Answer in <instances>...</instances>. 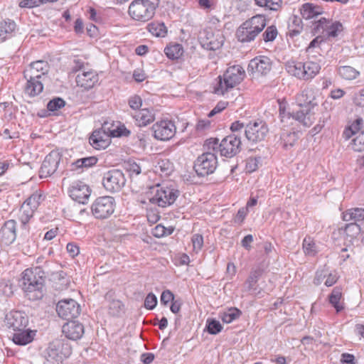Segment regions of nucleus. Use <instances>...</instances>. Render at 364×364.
Returning a JSON list of instances; mask_svg holds the SVG:
<instances>
[{"label": "nucleus", "mask_w": 364, "mask_h": 364, "mask_svg": "<svg viewBox=\"0 0 364 364\" xmlns=\"http://www.w3.org/2000/svg\"><path fill=\"white\" fill-rule=\"evenodd\" d=\"M318 91L312 87H306L297 96L300 110L295 112L293 117L306 127H309L315 122L313 109L318 105L316 95Z\"/></svg>", "instance_id": "f257e3e1"}, {"label": "nucleus", "mask_w": 364, "mask_h": 364, "mask_svg": "<svg viewBox=\"0 0 364 364\" xmlns=\"http://www.w3.org/2000/svg\"><path fill=\"white\" fill-rule=\"evenodd\" d=\"M45 272L40 266L23 272L22 288L31 301L41 299L44 294Z\"/></svg>", "instance_id": "f03ea898"}, {"label": "nucleus", "mask_w": 364, "mask_h": 364, "mask_svg": "<svg viewBox=\"0 0 364 364\" xmlns=\"http://www.w3.org/2000/svg\"><path fill=\"white\" fill-rule=\"evenodd\" d=\"M204 146L208 150L219 152L222 156L232 158L240 151V137L236 134H230L219 142L218 138H210L205 141Z\"/></svg>", "instance_id": "7ed1b4c3"}, {"label": "nucleus", "mask_w": 364, "mask_h": 364, "mask_svg": "<svg viewBox=\"0 0 364 364\" xmlns=\"http://www.w3.org/2000/svg\"><path fill=\"white\" fill-rule=\"evenodd\" d=\"M159 5V0H133L128 8V14L132 19L146 22L151 19Z\"/></svg>", "instance_id": "20e7f679"}, {"label": "nucleus", "mask_w": 364, "mask_h": 364, "mask_svg": "<svg viewBox=\"0 0 364 364\" xmlns=\"http://www.w3.org/2000/svg\"><path fill=\"white\" fill-rule=\"evenodd\" d=\"M266 18L263 15H256L245 21L237 30L239 41L247 43L253 41L266 26Z\"/></svg>", "instance_id": "39448f33"}, {"label": "nucleus", "mask_w": 364, "mask_h": 364, "mask_svg": "<svg viewBox=\"0 0 364 364\" xmlns=\"http://www.w3.org/2000/svg\"><path fill=\"white\" fill-rule=\"evenodd\" d=\"M363 124V119L358 118L351 124L346 127L343 132V136L346 140L353 136H355L353 139L352 147L354 151L358 152L364 151V128Z\"/></svg>", "instance_id": "423d86ee"}, {"label": "nucleus", "mask_w": 364, "mask_h": 364, "mask_svg": "<svg viewBox=\"0 0 364 364\" xmlns=\"http://www.w3.org/2000/svg\"><path fill=\"white\" fill-rule=\"evenodd\" d=\"M65 352H63L64 343L60 340L50 342L45 352V364H63L65 358L71 353V349L65 345Z\"/></svg>", "instance_id": "0eeeda50"}, {"label": "nucleus", "mask_w": 364, "mask_h": 364, "mask_svg": "<svg viewBox=\"0 0 364 364\" xmlns=\"http://www.w3.org/2000/svg\"><path fill=\"white\" fill-rule=\"evenodd\" d=\"M115 205V200L113 197H99L92 203L91 211L95 218L107 219L114 213Z\"/></svg>", "instance_id": "6e6552de"}, {"label": "nucleus", "mask_w": 364, "mask_h": 364, "mask_svg": "<svg viewBox=\"0 0 364 364\" xmlns=\"http://www.w3.org/2000/svg\"><path fill=\"white\" fill-rule=\"evenodd\" d=\"M211 150L199 156L194 163V170L198 176H208L215 171L218 166V160L215 153Z\"/></svg>", "instance_id": "1a4fd4ad"}, {"label": "nucleus", "mask_w": 364, "mask_h": 364, "mask_svg": "<svg viewBox=\"0 0 364 364\" xmlns=\"http://www.w3.org/2000/svg\"><path fill=\"white\" fill-rule=\"evenodd\" d=\"M42 200V195L35 192L21 205L19 209L18 218L23 228L27 229V223L33 218L34 212L37 210Z\"/></svg>", "instance_id": "9d476101"}, {"label": "nucleus", "mask_w": 364, "mask_h": 364, "mask_svg": "<svg viewBox=\"0 0 364 364\" xmlns=\"http://www.w3.org/2000/svg\"><path fill=\"white\" fill-rule=\"evenodd\" d=\"M268 133V126L263 120L250 121L245 125V135L250 142L257 143L264 141Z\"/></svg>", "instance_id": "9b49d317"}, {"label": "nucleus", "mask_w": 364, "mask_h": 364, "mask_svg": "<svg viewBox=\"0 0 364 364\" xmlns=\"http://www.w3.org/2000/svg\"><path fill=\"white\" fill-rule=\"evenodd\" d=\"M127 179L124 173L119 169H112L104 173L102 185L109 193L119 192L125 186Z\"/></svg>", "instance_id": "f8f14e48"}, {"label": "nucleus", "mask_w": 364, "mask_h": 364, "mask_svg": "<svg viewBox=\"0 0 364 364\" xmlns=\"http://www.w3.org/2000/svg\"><path fill=\"white\" fill-rule=\"evenodd\" d=\"M56 311L60 318L68 321L77 318L80 314L81 309L76 301L68 299L58 301Z\"/></svg>", "instance_id": "ddd939ff"}, {"label": "nucleus", "mask_w": 364, "mask_h": 364, "mask_svg": "<svg viewBox=\"0 0 364 364\" xmlns=\"http://www.w3.org/2000/svg\"><path fill=\"white\" fill-rule=\"evenodd\" d=\"M178 196V191L168 187L157 186L156 193L149 198L151 203L157 204L160 207H166L172 205Z\"/></svg>", "instance_id": "4468645a"}, {"label": "nucleus", "mask_w": 364, "mask_h": 364, "mask_svg": "<svg viewBox=\"0 0 364 364\" xmlns=\"http://www.w3.org/2000/svg\"><path fill=\"white\" fill-rule=\"evenodd\" d=\"M199 40L203 48L216 50L223 46L225 37L220 31L213 33L211 31L205 29L200 33Z\"/></svg>", "instance_id": "2eb2a0df"}, {"label": "nucleus", "mask_w": 364, "mask_h": 364, "mask_svg": "<svg viewBox=\"0 0 364 364\" xmlns=\"http://www.w3.org/2000/svg\"><path fill=\"white\" fill-rule=\"evenodd\" d=\"M154 136L161 141H168L172 139L176 132V127L171 120H161L152 126Z\"/></svg>", "instance_id": "dca6fc26"}, {"label": "nucleus", "mask_w": 364, "mask_h": 364, "mask_svg": "<svg viewBox=\"0 0 364 364\" xmlns=\"http://www.w3.org/2000/svg\"><path fill=\"white\" fill-rule=\"evenodd\" d=\"M60 160L61 155L58 151H50L42 163L39 171V176L43 178L53 175L57 171Z\"/></svg>", "instance_id": "f3484780"}, {"label": "nucleus", "mask_w": 364, "mask_h": 364, "mask_svg": "<svg viewBox=\"0 0 364 364\" xmlns=\"http://www.w3.org/2000/svg\"><path fill=\"white\" fill-rule=\"evenodd\" d=\"M272 69V61L266 56H258L252 59L248 65L247 70L253 74L266 75Z\"/></svg>", "instance_id": "a211bd4d"}, {"label": "nucleus", "mask_w": 364, "mask_h": 364, "mask_svg": "<svg viewBox=\"0 0 364 364\" xmlns=\"http://www.w3.org/2000/svg\"><path fill=\"white\" fill-rule=\"evenodd\" d=\"M223 75L225 77L226 87L232 89L244 80L245 72L241 65H235L229 67Z\"/></svg>", "instance_id": "6ab92c4d"}, {"label": "nucleus", "mask_w": 364, "mask_h": 364, "mask_svg": "<svg viewBox=\"0 0 364 364\" xmlns=\"http://www.w3.org/2000/svg\"><path fill=\"white\" fill-rule=\"evenodd\" d=\"M70 196L75 201L85 204L88 200L91 190L84 182L77 181L73 183L69 189Z\"/></svg>", "instance_id": "aec40b11"}, {"label": "nucleus", "mask_w": 364, "mask_h": 364, "mask_svg": "<svg viewBox=\"0 0 364 364\" xmlns=\"http://www.w3.org/2000/svg\"><path fill=\"white\" fill-rule=\"evenodd\" d=\"M5 321L6 326L15 331L25 328L28 323V318L24 312L14 311L6 314Z\"/></svg>", "instance_id": "412c9836"}, {"label": "nucleus", "mask_w": 364, "mask_h": 364, "mask_svg": "<svg viewBox=\"0 0 364 364\" xmlns=\"http://www.w3.org/2000/svg\"><path fill=\"white\" fill-rule=\"evenodd\" d=\"M16 238V222L9 220L4 222L0 229V240L5 245L12 244Z\"/></svg>", "instance_id": "4be33fe9"}, {"label": "nucleus", "mask_w": 364, "mask_h": 364, "mask_svg": "<svg viewBox=\"0 0 364 364\" xmlns=\"http://www.w3.org/2000/svg\"><path fill=\"white\" fill-rule=\"evenodd\" d=\"M49 65L47 61L37 60L30 64L29 68L24 71V77H37L42 79L45 77L48 72Z\"/></svg>", "instance_id": "5701e85b"}, {"label": "nucleus", "mask_w": 364, "mask_h": 364, "mask_svg": "<svg viewBox=\"0 0 364 364\" xmlns=\"http://www.w3.org/2000/svg\"><path fill=\"white\" fill-rule=\"evenodd\" d=\"M99 81L98 74L94 70L83 71L76 76V83L86 90L92 88Z\"/></svg>", "instance_id": "b1692460"}, {"label": "nucleus", "mask_w": 364, "mask_h": 364, "mask_svg": "<svg viewBox=\"0 0 364 364\" xmlns=\"http://www.w3.org/2000/svg\"><path fill=\"white\" fill-rule=\"evenodd\" d=\"M62 331L66 338L76 341L83 336L84 326L80 322L71 320L63 326Z\"/></svg>", "instance_id": "393cba45"}, {"label": "nucleus", "mask_w": 364, "mask_h": 364, "mask_svg": "<svg viewBox=\"0 0 364 364\" xmlns=\"http://www.w3.org/2000/svg\"><path fill=\"white\" fill-rule=\"evenodd\" d=\"M36 336V331L21 328L15 331L12 336L14 343L18 346H26L31 343Z\"/></svg>", "instance_id": "a878e982"}, {"label": "nucleus", "mask_w": 364, "mask_h": 364, "mask_svg": "<svg viewBox=\"0 0 364 364\" xmlns=\"http://www.w3.org/2000/svg\"><path fill=\"white\" fill-rule=\"evenodd\" d=\"M90 144L96 149H104L110 143L109 136L102 130H95L89 139Z\"/></svg>", "instance_id": "bb28decb"}, {"label": "nucleus", "mask_w": 364, "mask_h": 364, "mask_svg": "<svg viewBox=\"0 0 364 364\" xmlns=\"http://www.w3.org/2000/svg\"><path fill=\"white\" fill-rule=\"evenodd\" d=\"M134 118L138 126L145 127L154 121L155 114L153 109L144 108L134 114Z\"/></svg>", "instance_id": "cd10ccee"}, {"label": "nucleus", "mask_w": 364, "mask_h": 364, "mask_svg": "<svg viewBox=\"0 0 364 364\" xmlns=\"http://www.w3.org/2000/svg\"><path fill=\"white\" fill-rule=\"evenodd\" d=\"M27 80L25 86V92L31 97H34L40 94L43 90V85L41 79L37 77H25Z\"/></svg>", "instance_id": "c85d7f7f"}, {"label": "nucleus", "mask_w": 364, "mask_h": 364, "mask_svg": "<svg viewBox=\"0 0 364 364\" xmlns=\"http://www.w3.org/2000/svg\"><path fill=\"white\" fill-rule=\"evenodd\" d=\"M286 70L291 75L305 80L304 63L302 62L289 61L286 64Z\"/></svg>", "instance_id": "c756f323"}, {"label": "nucleus", "mask_w": 364, "mask_h": 364, "mask_svg": "<svg viewBox=\"0 0 364 364\" xmlns=\"http://www.w3.org/2000/svg\"><path fill=\"white\" fill-rule=\"evenodd\" d=\"M318 60V62L309 60L304 63V73L305 74V80H309L314 78L320 71L321 65Z\"/></svg>", "instance_id": "7c9ffc66"}, {"label": "nucleus", "mask_w": 364, "mask_h": 364, "mask_svg": "<svg viewBox=\"0 0 364 364\" xmlns=\"http://www.w3.org/2000/svg\"><path fill=\"white\" fill-rule=\"evenodd\" d=\"M323 13V9L313 4L306 3L301 9V14L305 19H310L318 16Z\"/></svg>", "instance_id": "2f4dec72"}, {"label": "nucleus", "mask_w": 364, "mask_h": 364, "mask_svg": "<svg viewBox=\"0 0 364 364\" xmlns=\"http://www.w3.org/2000/svg\"><path fill=\"white\" fill-rule=\"evenodd\" d=\"M262 274V270L259 268L252 269L250 272V275L245 283V291L255 293L257 289V283Z\"/></svg>", "instance_id": "473e14b6"}, {"label": "nucleus", "mask_w": 364, "mask_h": 364, "mask_svg": "<svg viewBox=\"0 0 364 364\" xmlns=\"http://www.w3.org/2000/svg\"><path fill=\"white\" fill-rule=\"evenodd\" d=\"M16 23L10 19L4 20L0 23V39L5 41L12 36L13 32L16 29Z\"/></svg>", "instance_id": "72a5a7b5"}, {"label": "nucleus", "mask_w": 364, "mask_h": 364, "mask_svg": "<svg viewBox=\"0 0 364 364\" xmlns=\"http://www.w3.org/2000/svg\"><path fill=\"white\" fill-rule=\"evenodd\" d=\"M303 29L301 18L296 16H293L289 19L288 25V33L290 36L294 37L299 35Z\"/></svg>", "instance_id": "f704fd0d"}, {"label": "nucleus", "mask_w": 364, "mask_h": 364, "mask_svg": "<svg viewBox=\"0 0 364 364\" xmlns=\"http://www.w3.org/2000/svg\"><path fill=\"white\" fill-rule=\"evenodd\" d=\"M345 221H361L364 220V208H355L348 210L343 213Z\"/></svg>", "instance_id": "c9c22d12"}, {"label": "nucleus", "mask_w": 364, "mask_h": 364, "mask_svg": "<svg viewBox=\"0 0 364 364\" xmlns=\"http://www.w3.org/2000/svg\"><path fill=\"white\" fill-rule=\"evenodd\" d=\"M164 52L166 56L171 60H177L180 58L183 53V46L179 43L167 46Z\"/></svg>", "instance_id": "e433bc0d"}, {"label": "nucleus", "mask_w": 364, "mask_h": 364, "mask_svg": "<svg viewBox=\"0 0 364 364\" xmlns=\"http://www.w3.org/2000/svg\"><path fill=\"white\" fill-rule=\"evenodd\" d=\"M147 28L156 37H164L167 34V28L163 22L154 21L149 23Z\"/></svg>", "instance_id": "4c0bfd02"}, {"label": "nucleus", "mask_w": 364, "mask_h": 364, "mask_svg": "<svg viewBox=\"0 0 364 364\" xmlns=\"http://www.w3.org/2000/svg\"><path fill=\"white\" fill-rule=\"evenodd\" d=\"M338 73L342 78L347 80H352L359 75L360 72L353 67L344 65L338 68Z\"/></svg>", "instance_id": "58836bf2"}, {"label": "nucleus", "mask_w": 364, "mask_h": 364, "mask_svg": "<svg viewBox=\"0 0 364 364\" xmlns=\"http://www.w3.org/2000/svg\"><path fill=\"white\" fill-rule=\"evenodd\" d=\"M98 159L95 156L79 159L72 164L73 169L77 170L84 168H88L95 165Z\"/></svg>", "instance_id": "ea45409f"}, {"label": "nucleus", "mask_w": 364, "mask_h": 364, "mask_svg": "<svg viewBox=\"0 0 364 364\" xmlns=\"http://www.w3.org/2000/svg\"><path fill=\"white\" fill-rule=\"evenodd\" d=\"M281 142L285 149H288L294 145L298 139L297 134L294 132L284 131L281 134Z\"/></svg>", "instance_id": "a19ab883"}, {"label": "nucleus", "mask_w": 364, "mask_h": 364, "mask_svg": "<svg viewBox=\"0 0 364 364\" xmlns=\"http://www.w3.org/2000/svg\"><path fill=\"white\" fill-rule=\"evenodd\" d=\"M341 296L342 289L339 287H336L329 295V302L336 309L337 312H340L343 309V306L339 304Z\"/></svg>", "instance_id": "79ce46f5"}, {"label": "nucleus", "mask_w": 364, "mask_h": 364, "mask_svg": "<svg viewBox=\"0 0 364 364\" xmlns=\"http://www.w3.org/2000/svg\"><path fill=\"white\" fill-rule=\"evenodd\" d=\"M213 93L218 95H224L226 92H228L231 87H226V83L225 82V77L223 75H220L215 79V82L213 84Z\"/></svg>", "instance_id": "37998d69"}, {"label": "nucleus", "mask_w": 364, "mask_h": 364, "mask_svg": "<svg viewBox=\"0 0 364 364\" xmlns=\"http://www.w3.org/2000/svg\"><path fill=\"white\" fill-rule=\"evenodd\" d=\"M21 247L24 254L30 255L33 254L36 248L37 243L35 238L31 236L21 242Z\"/></svg>", "instance_id": "c03bdc74"}, {"label": "nucleus", "mask_w": 364, "mask_h": 364, "mask_svg": "<svg viewBox=\"0 0 364 364\" xmlns=\"http://www.w3.org/2000/svg\"><path fill=\"white\" fill-rule=\"evenodd\" d=\"M240 314L241 311L239 309L236 308L230 309L222 314L221 319L224 323H230L239 318Z\"/></svg>", "instance_id": "a18cd8bd"}, {"label": "nucleus", "mask_w": 364, "mask_h": 364, "mask_svg": "<svg viewBox=\"0 0 364 364\" xmlns=\"http://www.w3.org/2000/svg\"><path fill=\"white\" fill-rule=\"evenodd\" d=\"M303 250L306 255H314L316 254V245L311 237L304 238L303 241Z\"/></svg>", "instance_id": "49530a36"}, {"label": "nucleus", "mask_w": 364, "mask_h": 364, "mask_svg": "<svg viewBox=\"0 0 364 364\" xmlns=\"http://www.w3.org/2000/svg\"><path fill=\"white\" fill-rule=\"evenodd\" d=\"M206 327L208 333L213 335L220 333L223 329L220 323L215 319L208 320Z\"/></svg>", "instance_id": "de8ad7c7"}, {"label": "nucleus", "mask_w": 364, "mask_h": 364, "mask_svg": "<svg viewBox=\"0 0 364 364\" xmlns=\"http://www.w3.org/2000/svg\"><path fill=\"white\" fill-rule=\"evenodd\" d=\"M345 232L348 237L350 238L356 237L360 232V226L355 223H351L346 225Z\"/></svg>", "instance_id": "09e8293b"}, {"label": "nucleus", "mask_w": 364, "mask_h": 364, "mask_svg": "<svg viewBox=\"0 0 364 364\" xmlns=\"http://www.w3.org/2000/svg\"><path fill=\"white\" fill-rule=\"evenodd\" d=\"M58 0H22L19 6L22 8H32L38 6L47 2H56Z\"/></svg>", "instance_id": "8fccbe9b"}, {"label": "nucleus", "mask_w": 364, "mask_h": 364, "mask_svg": "<svg viewBox=\"0 0 364 364\" xmlns=\"http://www.w3.org/2000/svg\"><path fill=\"white\" fill-rule=\"evenodd\" d=\"M65 105V102L60 97H55L50 100L47 105V109L49 111L54 112L63 107Z\"/></svg>", "instance_id": "3c124183"}, {"label": "nucleus", "mask_w": 364, "mask_h": 364, "mask_svg": "<svg viewBox=\"0 0 364 364\" xmlns=\"http://www.w3.org/2000/svg\"><path fill=\"white\" fill-rule=\"evenodd\" d=\"M277 34L278 31L275 26H268L262 34L263 40L265 42L273 41Z\"/></svg>", "instance_id": "603ef678"}, {"label": "nucleus", "mask_w": 364, "mask_h": 364, "mask_svg": "<svg viewBox=\"0 0 364 364\" xmlns=\"http://www.w3.org/2000/svg\"><path fill=\"white\" fill-rule=\"evenodd\" d=\"M329 269L326 265L320 269H318L316 272V276L314 280V283L316 285L321 284L324 280H326L327 275H328Z\"/></svg>", "instance_id": "864d4df0"}, {"label": "nucleus", "mask_w": 364, "mask_h": 364, "mask_svg": "<svg viewBox=\"0 0 364 364\" xmlns=\"http://www.w3.org/2000/svg\"><path fill=\"white\" fill-rule=\"evenodd\" d=\"M342 24L339 22H336L331 24L326 25V30L328 36L336 37L338 33L342 30Z\"/></svg>", "instance_id": "5fc2aeb1"}, {"label": "nucleus", "mask_w": 364, "mask_h": 364, "mask_svg": "<svg viewBox=\"0 0 364 364\" xmlns=\"http://www.w3.org/2000/svg\"><path fill=\"white\" fill-rule=\"evenodd\" d=\"M123 309L122 303L119 300H113L109 306V312L112 316H118Z\"/></svg>", "instance_id": "6e6d98bb"}, {"label": "nucleus", "mask_w": 364, "mask_h": 364, "mask_svg": "<svg viewBox=\"0 0 364 364\" xmlns=\"http://www.w3.org/2000/svg\"><path fill=\"white\" fill-rule=\"evenodd\" d=\"M191 242L193 243V248L196 252H198L203 245V237L200 234H195L192 236Z\"/></svg>", "instance_id": "4d7b16f0"}, {"label": "nucleus", "mask_w": 364, "mask_h": 364, "mask_svg": "<svg viewBox=\"0 0 364 364\" xmlns=\"http://www.w3.org/2000/svg\"><path fill=\"white\" fill-rule=\"evenodd\" d=\"M130 134L131 132L124 124L117 127L116 129L112 131V136L116 137L128 136Z\"/></svg>", "instance_id": "13d9d810"}, {"label": "nucleus", "mask_w": 364, "mask_h": 364, "mask_svg": "<svg viewBox=\"0 0 364 364\" xmlns=\"http://www.w3.org/2000/svg\"><path fill=\"white\" fill-rule=\"evenodd\" d=\"M157 304V298L153 293H149L144 300V306L147 309H153Z\"/></svg>", "instance_id": "bf43d9fd"}, {"label": "nucleus", "mask_w": 364, "mask_h": 364, "mask_svg": "<svg viewBox=\"0 0 364 364\" xmlns=\"http://www.w3.org/2000/svg\"><path fill=\"white\" fill-rule=\"evenodd\" d=\"M128 104L133 109H138L142 105V100L139 95H134L129 99Z\"/></svg>", "instance_id": "052dcab7"}, {"label": "nucleus", "mask_w": 364, "mask_h": 364, "mask_svg": "<svg viewBox=\"0 0 364 364\" xmlns=\"http://www.w3.org/2000/svg\"><path fill=\"white\" fill-rule=\"evenodd\" d=\"M260 158H250L247 161L246 169L248 172H253L258 168Z\"/></svg>", "instance_id": "680f3d73"}, {"label": "nucleus", "mask_w": 364, "mask_h": 364, "mask_svg": "<svg viewBox=\"0 0 364 364\" xmlns=\"http://www.w3.org/2000/svg\"><path fill=\"white\" fill-rule=\"evenodd\" d=\"M279 117L282 122H284L285 119L292 118V119H295V118L293 117V115L295 113L291 114L290 112H287L285 105L283 103L279 102Z\"/></svg>", "instance_id": "e2e57ef3"}, {"label": "nucleus", "mask_w": 364, "mask_h": 364, "mask_svg": "<svg viewBox=\"0 0 364 364\" xmlns=\"http://www.w3.org/2000/svg\"><path fill=\"white\" fill-rule=\"evenodd\" d=\"M70 257H75L80 253V247L74 242H69L66 247Z\"/></svg>", "instance_id": "0e129e2a"}, {"label": "nucleus", "mask_w": 364, "mask_h": 364, "mask_svg": "<svg viewBox=\"0 0 364 364\" xmlns=\"http://www.w3.org/2000/svg\"><path fill=\"white\" fill-rule=\"evenodd\" d=\"M174 299L173 294L169 290H165L162 292L161 296V302L164 305H167L169 301H173Z\"/></svg>", "instance_id": "69168bd1"}, {"label": "nucleus", "mask_w": 364, "mask_h": 364, "mask_svg": "<svg viewBox=\"0 0 364 364\" xmlns=\"http://www.w3.org/2000/svg\"><path fill=\"white\" fill-rule=\"evenodd\" d=\"M338 277L337 274L334 272H331L330 270L328 271V275H327L326 280L324 281V284L326 287L333 286L338 280Z\"/></svg>", "instance_id": "338daca9"}, {"label": "nucleus", "mask_w": 364, "mask_h": 364, "mask_svg": "<svg viewBox=\"0 0 364 364\" xmlns=\"http://www.w3.org/2000/svg\"><path fill=\"white\" fill-rule=\"evenodd\" d=\"M165 230L166 227L161 224H159L152 230V234L154 237L160 238L166 236Z\"/></svg>", "instance_id": "774afa93"}]
</instances>
